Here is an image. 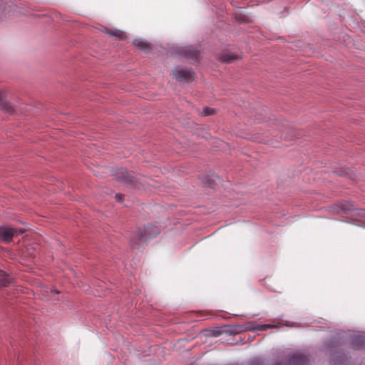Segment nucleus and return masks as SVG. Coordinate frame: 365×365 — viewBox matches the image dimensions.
<instances>
[{"label": "nucleus", "mask_w": 365, "mask_h": 365, "mask_svg": "<svg viewBox=\"0 0 365 365\" xmlns=\"http://www.w3.org/2000/svg\"><path fill=\"white\" fill-rule=\"evenodd\" d=\"M214 184H215L214 182H211L209 183V185L210 187H212L214 185Z\"/></svg>", "instance_id": "17"}, {"label": "nucleus", "mask_w": 365, "mask_h": 365, "mask_svg": "<svg viewBox=\"0 0 365 365\" xmlns=\"http://www.w3.org/2000/svg\"><path fill=\"white\" fill-rule=\"evenodd\" d=\"M18 233L16 229L8 226L0 227V240L4 242H10L13 237Z\"/></svg>", "instance_id": "5"}, {"label": "nucleus", "mask_w": 365, "mask_h": 365, "mask_svg": "<svg viewBox=\"0 0 365 365\" xmlns=\"http://www.w3.org/2000/svg\"><path fill=\"white\" fill-rule=\"evenodd\" d=\"M116 178L118 180L123 181L126 183L137 186V178L134 176V173L128 172L123 168L118 170L116 173Z\"/></svg>", "instance_id": "3"}, {"label": "nucleus", "mask_w": 365, "mask_h": 365, "mask_svg": "<svg viewBox=\"0 0 365 365\" xmlns=\"http://www.w3.org/2000/svg\"><path fill=\"white\" fill-rule=\"evenodd\" d=\"M268 327H271V326H270V325H262V329H261V330H265V329H267Z\"/></svg>", "instance_id": "15"}, {"label": "nucleus", "mask_w": 365, "mask_h": 365, "mask_svg": "<svg viewBox=\"0 0 365 365\" xmlns=\"http://www.w3.org/2000/svg\"><path fill=\"white\" fill-rule=\"evenodd\" d=\"M239 58L238 55L229 51H223L220 57V60L225 63H231Z\"/></svg>", "instance_id": "7"}, {"label": "nucleus", "mask_w": 365, "mask_h": 365, "mask_svg": "<svg viewBox=\"0 0 365 365\" xmlns=\"http://www.w3.org/2000/svg\"><path fill=\"white\" fill-rule=\"evenodd\" d=\"M11 282V278L4 271L0 270V287L8 286Z\"/></svg>", "instance_id": "9"}, {"label": "nucleus", "mask_w": 365, "mask_h": 365, "mask_svg": "<svg viewBox=\"0 0 365 365\" xmlns=\"http://www.w3.org/2000/svg\"><path fill=\"white\" fill-rule=\"evenodd\" d=\"M159 232V229L154 225H148L143 229H138L135 237V238L133 240V242L135 244H139L151 237H155Z\"/></svg>", "instance_id": "1"}, {"label": "nucleus", "mask_w": 365, "mask_h": 365, "mask_svg": "<svg viewBox=\"0 0 365 365\" xmlns=\"http://www.w3.org/2000/svg\"><path fill=\"white\" fill-rule=\"evenodd\" d=\"M0 109L9 114L14 113V108L9 103L3 101V93L0 92Z\"/></svg>", "instance_id": "8"}, {"label": "nucleus", "mask_w": 365, "mask_h": 365, "mask_svg": "<svg viewBox=\"0 0 365 365\" xmlns=\"http://www.w3.org/2000/svg\"><path fill=\"white\" fill-rule=\"evenodd\" d=\"M180 53L190 59L197 60L200 57V51L191 46L180 48Z\"/></svg>", "instance_id": "6"}, {"label": "nucleus", "mask_w": 365, "mask_h": 365, "mask_svg": "<svg viewBox=\"0 0 365 365\" xmlns=\"http://www.w3.org/2000/svg\"><path fill=\"white\" fill-rule=\"evenodd\" d=\"M133 44L141 50L146 51L149 48V43L141 39H135Z\"/></svg>", "instance_id": "10"}, {"label": "nucleus", "mask_w": 365, "mask_h": 365, "mask_svg": "<svg viewBox=\"0 0 365 365\" xmlns=\"http://www.w3.org/2000/svg\"><path fill=\"white\" fill-rule=\"evenodd\" d=\"M172 75L177 80L182 82H190L195 78V73L190 69L178 66L172 71Z\"/></svg>", "instance_id": "2"}, {"label": "nucleus", "mask_w": 365, "mask_h": 365, "mask_svg": "<svg viewBox=\"0 0 365 365\" xmlns=\"http://www.w3.org/2000/svg\"><path fill=\"white\" fill-rule=\"evenodd\" d=\"M213 113H214V110L212 108H204L203 111H202V115L205 116L210 115H212Z\"/></svg>", "instance_id": "13"}, {"label": "nucleus", "mask_w": 365, "mask_h": 365, "mask_svg": "<svg viewBox=\"0 0 365 365\" xmlns=\"http://www.w3.org/2000/svg\"><path fill=\"white\" fill-rule=\"evenodd\" d=\"M364 344V340L362 337H360V336L355 337L354 339L353 343H352L353 346L356 349H360L363 348Z\"/></svg>", "instance_id": "11"}, {"label": "nucleus", "mask_w": 365, "mask_h": 365, "mask_svg": "<svg viewBox=\"0 0 365 365\" xmlns=\"http://www.w3.org/2000/svg\"><path fill=\"white\" fill-rule=\"evenodd\" d=\"M115 199L118 202H121L123 200V195L121 194H115Z\"/></svg>", "instance_id": "14"}, {"label": "nucleus", "mask_w": 365, "mask_h": 365, "mask_svg": "<svg viewBox=\"0 0 365 365\" xmlns=\"http://www.w3.org/2000/svg\"><path fill=\"white\" fill-rule=\"evenodd\" d=\"M308 363V359L306 356L300 353H295L288 359V364L279 362L276 365H306Z\"/></svg>", "instance_id": "4"}, {"label": "nucleus", "mask_w": 365, "mask_h": 365, "mask_svg": "<svg viewBox=\"0 0 365 365\" xmlns=\"http://www.w3.org/2000/svg\"><path fill=\"white\" fill-rule=\"evenodd\" d=\"M106 33L110 36H115L120 39L123 38V37L125 36L124 33L119 30L106 29Z\"/></svg>", "instance_id": "12"}, {"label": "nucleus", "mask_w": 365, "mask_h": 365, "mask_svg": "<svg viewBox=\"0 0 365 365\" xmlns=\"http://www.w3.org/2000/svg\"><path fill=\"white\" fill-rule=\"evenodd\" d=\"M341 362H342V360H341V359H337V360H334V364H340V363H341Z\"/></svg>", "instance_id": "16"}]
</instances>
